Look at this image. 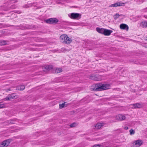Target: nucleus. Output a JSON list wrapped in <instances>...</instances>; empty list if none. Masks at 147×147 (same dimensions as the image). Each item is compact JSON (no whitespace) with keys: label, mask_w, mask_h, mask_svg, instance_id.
<instances>
[{"label":"nucleus","mask_w":147,"mask_h":147,"mask_svg":"<svg viewBox=\"0 0 147 147\" xmlns=\"http://www.w3.org/2000/svg\"><path fill=\"white\" fill-rule=\"evenodd\" d=\"M5 107V104L3 103V102H0V109L3 108Z\"/></svg>","instance_id":"412c9836"},{"label":"nucleus","mask_w":147,"mask_h":147,"mask_svg":"<svg viewBox=\"0 0 147 147\" xmlns=\"http://www.w3.org/2000/svg\"><path fill=\"white\" fill-rule=\"evenodd\" d=\"M13 11L15 13H18V14H20L21 13V11H20L15 10Z\"/></svg>","instance_id":"c85d7f7f"},{"label":"nucleus","mask_w":147,"mask_h":147,"mask_svg":"<svg viewBox=\"0 0 147 147\" xmlns=\"http://www.w3.org/2000/svg\"><path fill=\"white\" fill-rule=\"evenodd\" d=\"M105 29L103 28L97 27L96 28V30L98 33L102 34H104Z\"/></svg>","instance_id":"4468645a"},{"label":"nucleus","mask_w":147,"mask_h":147,"mask_svg":"<svg viewBox=\"0 0 147 147\" xmlns=\"http://www.w3.org/2000/svg\"><path fill=\"white\" fill-rule=\"evenodd\" d=\"M125 117L124 115L121 114H119L116 116V119L120 121H122L125 119Z\"/></svg>","instance_id":"f8f14e48"},{"label":"nucleus","mask_w":147,"mask_h":147,"mask_svg":"<svg viewBox=\"0 0 147 147\" xmlns=\"http://www.w3.org/2000/svg\"><path fill=\"white\" fill-rule=\"evenodd\" d=\"M109 85L108 84L97 83L93 85L92 89L95 91H101L109 89Z\"/></svg>","instance_id":"f257e3e1"},{"label":"nucleus","mask_w":147,"mask_h":147,"mask_svg":"<svg viewBox=\"0 0 147 147\" xmlns=\"http://www.w3.org/2000/svg\"><path fill=\"white\" fill-rule=\"evenodd\" d=\"M8 123L9 124L14 123L13 122V121L12 120H8Z\"/></svg>","instance_id":"c756f323"},{"label":"nucleus","mask_w":147,"mask_h":147,"mask_svg":"<svg viewBox=\"0 0 147 147\" xmlns=\"http://www.w3.org/2000/svg\"><path fill=\"white\" fill-rule=\"evenodd\" d=\"M103 125V123H98L95 125V128L97 129H98L101 128Z\"/></svg>","instance_id":"dca6fc26"},{"label":"nucleus","mask_w":147,"mask_h":147,"mask_svg":"<svg viewBox=\"0 0 147 147\" xmlns=\"http://www.w3.org/2000/svg\"><path fill=\"white\" fill-rule=\"evenodd\" d=\"M144 17L146 19H147V15H144Z\"/></svg>","instance_id":"72a5a7b5"},{"label":"nucleus","mask_w":147,"mask_h":147,"mask_svg":"<svg viewBox=\"0 0 147 147\" xmlns=\"http://www.w3.org/2000/svg\"><path fill=\"white\" fill-rule=\"evenodd\" d=\"M53 69V66L52 65H49L45 66V70H44V71H45L46 70L47 71H49L52 70Z\"/></svg>","instance_id":"2eb2a0df"},{"label":"nucleus","mask_w":147,"mask_h":147,"mask_svg":"<svg viewBox=\"0 0 147 147\" xmlns=\"http://www.w3.org/2000/svg\"><path fill=\"white\" fill-rule=\"evenodd\" d=\"M120 15L118 13H116L114 16V19L115 20L117 19L120 16Z\"/></svg>","instance_id":"4be33fe9"},{"label":"nucleus","mask_w":147,"mask_h":147,"mask_svg":"<svg viewBox=\"0 0 147 147\" xmlns=\"http://www.w3.org/2000/svg\"><path fill=\"white\" fill-rule=\"evenodd\" d=\"M134 145L136 147H139L142 144V142L141 140H139L135 141L134 142Z\"/></svg>","instance_id":"1a4fd4ad"},{"label":"nucleus","mask_w":147,"mask_h":147,"mask_svg":"<svg viewBox=\"0 0 147 147\" xmlns=\"http://www.w3.org/2000/svg\"><path fill=\"white\" fill-rule=\"evenodd\" d=\"M60 39L62 43L67 44H69L72 41L71 38L65 34L61 35L60 37Z\"/></svg>","instance_id":"f03ea898"},{"label":"nucleus","mask_w":147,"mask_h":147,"mask_svg":"<svg viewBox=\"0 0 147 147\" xmlns=\"http://www.w3.org/2000/svg\"><path fill=\"white\" fill-rule=\"evenodd\" d=\"M11 141V140L10 139H8L3 141L0 144V147H4L8 146L10 144Z\"/></svg>","instance_id":"423d86ee"},{"label":"nucleus","mask_w":147,"mask_h":147,"mask_svg":"<svg viewBox=\"0 0 147 147\" xmlns=\"http://www.w3.org/2000/svg\"><path fill=\"white\" fill-rule=\"evenodd\" d=\"M17 98V96L15 93L10 94L7 96L3 99L5 100H10L12 99H15Z\"/></svg>","instance_id":"39448f33"},{"label":"nucleus","mask_w":147,"mask_h":147,"mask_svg":"<svg viewBox=\"0 0 147 147\" xmlns=\"http://www.w3.org/2000/svg\"><path fill=\"white\" fill-rule=\"evenodd\" d=\"M118 4V6H123L125 5V3H123L117 2Z\"/></svg>","instance_id":"b1692460"},{"label":"nucleus","mask_w":147,"mask_h":147,"mask_svg":"<svg viewBox=\"0 0 147 147\" xmlns=\"http://www.w3.org/2000/svg\"><path fill=\"white\" fill-rule=\"evenodd\" d=\"M132 106V108L134 109L140 108L142 107V105L140 103H136L131 105Z\"/></svg>","instance_id":"6e6552de"},{"label":"nucleus","mask_w":147,"mask_h":147,"mask_svg":"<svg viewBox=\"0 0 147 147\" xmlns=\"http://www.w3.org/2000/svg\"><path fill=\"white\" fill-rule=\"evenodd\" d=\"M4 25L3 24L0 23V28L4 27Z\"/></svg>","instance_id":"2f4dec72"},{"label":"nucleus","mask_w":147,"mask_h":147,"mask_svg":"<svg viewBox=\"0 0 147 147\" xmlns=\"http://www.w3.org/2000/svg\"><path fill=\"white\" fill-rule=\"evenodd\" d=\"M7 44V42L5 40H1L0 41V45H4Z\"/></svg>","instance_id":"f3484780"},{"label":"nucleus","mask_w":147,"mask_h":147,"mask_svg":"<svg viewBox=\"0 0 147 147\" xmlns=\"http://www.w3.org/2000/svg\"><path fill=\"white\" fill-rule=\"evenodd\" d=\"M112 32L113 31L111 30L105 29L103 34L105 36H109L110 35Z\"/></svg>","instance_id":"ddd939ff"},{"label":"nucleus","mask_w":147,"mask_h":147,"mask_svg":"<svg viewBox=\"0 0 147 147\" xmlns=\"http://www.w3.org/2000/svg\"><path fill=\"white\" fill-rule=\"evenodd\" d=\"M37 5V3L36 2H34L31 3H27L24 5L22 6L23 8H28L32 6H35Z\"/></svg>","instance_id":"9d476101"},{"label":"nucleus","mask_w":147,"mask_h":147,"mask_svg":"<svg viewBox=\"0 0 147 147\" xmlns=\"http://www.w3.org/2000/svg\"><path fill=\"white\" fill-rule=\"evenodd\" d=\"M65 102L61 104H59V108L60 109H62V108H63L65 106Z\"/></svg>","instance_id":"393cba45"},{"label":"nucleus","mask_w":147,"mask_h":147,"mask_svg":"<svg viewBox=\"0 0 147 147\" xmlns=\"http://www.w3.org/2000/svg\"><path fill=\"white\" fill-rule=\"evenodd\" d=\"M45 21L47 24H55L59 22V20L56 18H51L45 20Z\"/></svg>","instance_id":"20e7f679"},{"label":"nucleus","mask_w":147,"mask_h":147,"mask_svg":"<svg viewBox=\"0 0 147 147\" xmlns=\"http://www.w3.org/2000/svg\"><path fill=\"white\" fill-rule=\"evenodd\" d=\"M93 147H102V146L99 144H96L94 145Z\"/></svg>","instance_id":"7c9ffc66"},{"label":"nucleus","mask_w":147,"mask_h":147,"mask_svg":"<svg viewBox=\"0 0 147 147\" xmlns=\"http://www.w3.org/2000/svg\"><path fill=\"white\" fill-rule=\"evenodd\" d=\"M124 129L125 130L128 129V127L127 126H125L124 127Z\"/></svg>","instance_id":"473e14b6"},{"label":"nucleus","mask_w":147,"mask_h":147,"mask_svg":"<svg viewBox=\"0 0 147 147\" xmlns=\"http://www.w3.org/2000/svg\"><path fill=\"white\" fill-rule=\"evenodd\" d=\"M68 16L72 19L78 20L81 18V15L78 13H72L70 14H69Z\"/></svg>","instance_id":"7ed1b4c3"},{"label":"nucleus","mask_w":147,"mask_h":147,"mask_svg":"<svg viewBox=\"0 0 147 147\" xmlns=\"http://www.w3.org/2000/svg\"><path fill=\"white\" fill-rule=\"evenodd\" d=\"M17 7V6L15 5H11L10 7L11 9H14Z\"/></svg>","instance_id":"cd10ccee"},{"label":"nucleus","mask_w":147,"mask_h":147,"mask_svg":"<svg viewBox=\"0 0 147 147\" xmlns=\"http://www.w3.org/2000/svg\"><path fill=\"white\" fill-rule=\"evenodd\" d=\"M25 88V86L24 85L20 86L18 88V90H23Z\"/></svg>","instance_id":"5701e85b"},{"label":"nucleus","mask_w":147,"mask_h":147,"mask_svg":"<svg viewBox=\"0 0 147 147\" xmlns=\"http://www.w3.org/2000/svg\"><path fill=\"white\" fill-rule=\"evenodd\" d=\"M120 28L122 30H125L128 31L129 29V27L128 25L125 24H122L120 25Z\"/></svg>","instance_id":"9b49d317"},{"label":"nucleus","mask_w":147,"mask_h":147,"mask_svg":"<svg viewBox=\"0 0 147 147\" xmlns=\"http://www.w3.org/2000/svg\"><path fill=\"white\" fill-rule=\"evenodd\" d=\"M118 6V4L117 3H116L114 4H112L110 5L109 6V7H116Z\"/></svg>","instance_id":"a211bd4d"},{"label":"nucleus","mask_w":147,"mask_h":147,"mask_svg":"<svg viewBox=\"0 0 147 147\" xmlns=\"http://www.w3.org/2000/svg\"><path fill=\"white\" fill-rule=\"evenodd\" d=\"M10 90L8 89H7V91H10Z\"/></svg>","instance_id":"f704fd0d"},{"label":"nucleus","mask_w":147,"mask_h":147,"mask_svg":"<svg viewBox=\"0 0 147 147\" xmlns=\"http://www.w3.org/2000/svg\"><path fill=\"white\" fill-rule=\"evenodd\" d=\"M77 125L75 123H74L71 124L70 125V126L71 127H76Z\"/></svg>","instance_id":"a878e982"},{"label":"nucleus","mask_w":147,"mask_h":147,"mask_svg":"<svg viewBox=\"0 0 147 147\" xmlns=\"http://www.w3.org/2000/svg\"><path fill=\"white\" fill-rule=\"evenodd\" d=\"M89 78L91 80L95 81H99L101 80V78L100 76L96 75H91Z\"/></svg>","instance_id":"0eeeda50"},{"label":"nucleus","mask_w":147,"mask_h":147,"mask_svg":"<svg viewBox=\"0 0 147 147\" xmlns=\"http://www.w3.org/2000/svg\"><path fill=\"white\" fill-rule=\"evenodd\" d=\"M62 71V69H61L56 68L55 70V72L56 73H60Z\"/></svg>","instance_id":"aec40b11"},{"label":"nucleus","mask_w":147,"mask_h":147,"mask_svg":"<svg viewBox=\"0 0 147 147\" xmlns=\"http://www.w3.org/2000/svg\"><path fill=\"white\" fill-rule=\"evenodd\" d=\"M142 26L143 27H147V21H144L142 23Z\"/></svg>","instance_id":"6ab92c4d"},{"label":"nucleus","mask_w":147,"mask_h":147,"mask_svg":"<svg viewBox=\"0 0 147 147\" xmlns=\"http://www.w3.org/2000/svg\"><path fill=\"white\" fill-rule=\"evenodd\" d=\"M129 132H130V135H131L134 134L135 133V131L132 129H131L129 130Z\"/></svg>","instance_id":"bb28decb"}]
</instances>
